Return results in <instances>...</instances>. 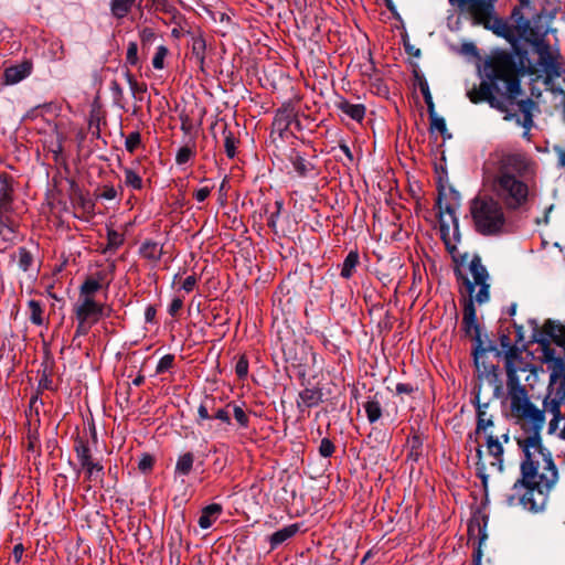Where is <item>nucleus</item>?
<instances>
[{
	"label": "nucleus",
	"instance_id": "f257e3e1",
	"mask_svg": "<svg viewBox=\"0 0 565 565\" xmlns=\"http://www.w3.org/2000/svg\"><path fill=\"white\" fill-rule=\"evenodd\" d=\"M448 1L451 6L467 12L473 25H481L497 36L507 40L518 55L522 53L518 42L524 40L534 47L539 56V64L546 72L547 78L561 76L563 57L559 49L553 47L545 39L550 29L541 23L542 13H536L529 19L522 11L523 8H530L529 0H520V6L513 8L511 12L512 24L497 14L495 3L498 0Z\"/></svg>",
	"mask_w": 565,
	"mask_h": 565
},
{
	"label": "nucleus",
	"instance_id": "f03ea898",
	"mask_svg": "<svg viewBox=\"0 0 565 565\" xmlns=\"http://www.w3.org/2000/svg\"><path fill=\"white\" fill-rule=\"evenodd\" d=\"M516 443L523 452L521 479L507 495V502L537 512L544 509L548 493L557 482V469L551 452L542 446L541 437L516 438Z\"/></svg>",
	"mask_w": 565,
	"mask_h": 565
},
{
	"label": "nucleus",
	"instance_id": "7ed1b4c3",
	"mask_svg": "<svg viewBox=\"0 0 565 565\" xmlns=\"http://www.w3.org/2000/svg\"><path fill=\"white\" fill-rule=\"evenodd\" d=\"M483 184L510 212L525 211L532 198L529 184L534 171L521 152L497 151L483 164Z\"/></svg>",
	"mask_w": 565,
	"mask_h": 565
},
{
	"label": "nucleus",
	"instance_id": "20e7f679",
	"mask_svg": "<svg viewBox=\"0 0 565 565\" xmlns=\"http://www.w3.org/2000/svg\"><path fill=\"white\" fill-rule=\"evenodd\" d=\"M521 71L522 63L518 64L512 53L497 50L486 57L483 79L467 92V97L472 104L488 103L490 107L504 113L505 120H511L513 115L509 107L521 94Z\"/></svg>",
	"mask_w": 565,
	"mask_h": 565
},
{
	"label": "nucleus",
	"instance_id": "39448f33",
	"mask_svg": "<svg viewBox=\"0 0 565 565\" xmlns=\"http://www.w3.org/2000/svg\"><path fill=\"white\" fill-rule=\"evenodd\" d=\"M507 387L510 403V416L521 428L522 434L518 438L541 437V430L545 423V407L539 409L527 395L525 386L520 383L516 371L507 364Z\"/></svg>",
	"mask_w": 565,
	"mask_h": 565
},
{
	"label": "nucleus",
	"instance_id": "423d86ee",
	"mask_svg": "<svg viewBox=\"0 0 565 565\" xmlns=\"http://www.w3.org/2000/svg\"><path fill=\"white\" fill-rule=\"evenodd\" d=\"M504 205L490 194H479L470 202L475 230L484 236L500 235L507 225Z\"/></svg>",
	"mask_w": 565,
	"mask_h": 565
},
{
	"label": "nucleus",
	"instance_id": "0eeeda50",
	"mask_svg": "<svg viewBox=\"0 0 565 565\" xmlns=\"http://www.w3.org/2000/svg\"><path fill=\"white\" fill-rule=\"evenodd\" d=\"M551 371L548 392L543 401L545 411L553 415L550 422V431L557 429L558 423L562 419L561 407L565 404V361L557 358L547 363Z\"/></svg>",
	"mask_w": 565,
	"mask_h": 565
},
{
	"label": "nucleus",
	"instance_id": "6e6552de",
	"mask_svg": "<svg viewBox=\"0 0 565 565\" xmlns=\"http://www.w3.org/2000/svg\"><path fill=\"white\" fill-rule=\"evenodd\" d=\"M469 270L473 278V282H471L468 278H465V284L467 286V290L469 292V297H471L475 286H479V291L476 294V300L478 303H484L489 300V288L488 284L489 274L487 268L482 265L481 258L478 255H473L469 263Z\"/></svg>",
	"mask_w": 565,
	"mask_h": 565
},
{
	"label": "nucleus",
	"instance_id": "1a4fd4ad",
	"mask_svg": "<svg viewBox=\"0 0 565 565\" xmlns=\"http://www.w3.org/2000/svg\"><path fill=\"white\" fill-rule=\"evenodd\" d=\"M486 527L487 519L484 516L473 518L468 525V542L472 545H477L473 552L475 565H480L481 562V546L488 539Z\"/></svg>",
	"mask_w": 565,
	"mask_h": 565
},
{
	"label": "nucleus",
	"instance_id": "9d476101",
	"mask_svg": "<svg viewBox=\"0 0 565 565\" xmlns=\"http://www.w3.org/2000/svg\"><path fill=\"white\" fill-rule=\"evenodd\" d=\"M462 330L465 334L478 343V347L481 344L480 339V327L477 321L476 308L473 305V300L471 297L463 300L462 308ZM479 348L475 350V356L477 358Z\"/></svg>",
	"mask_w": 565,
	"mask_h": 565
},
{
	"label": "nucleus",
	"instance_id": "9b49d317",
	"mask_svg": "<svg viewBox=\"0 0 565 565\" xmlns=\"http://www.w3.org/2000/svg\"><path fill=\"white\" fill-rule=\"evenodd\" d=\"M445 212L448 213L454 223L452 233H450V227L443 221L440 222V237L446 246L447 252L451 255L452 259L457 263L459 260L458 258V250H457V243L460 241V233H459V226L458 221L455 216V211L450 205H447L445 207Z\"/></svg>",
	"mask_w": 565,
	"mask_h": 565
},
{
	"label": "nucleus",
	"instance_id": "f8f14e48",
	"mask_svg": "<svg viewBox=\"0 0 565 565\" xmlns=\"http://www.w3.org/2000/svg\"><path fill=\"white\" fill-rule=\"evenodd\" d=\"M105 305L95 299H79L74 307L76 319L97 323L105 315Z\"/></svg>",
	"mask_w": 565,
	"mask_h": 565
},
{
	"label": "nucleus",
	"instance_id": "ddd939ff",
	"mask_svg": "<svg viewBox=\"0 0 565 565\" xmlns=\"http://www.w3.org/2000/svg\"><path fill=\"white\" fill-rule=\"evenodd\" d=\"M124 185L134 190L141 191L143 189L142 175L146 170L141 167L140 161L136 160L130 167H122Z\"/></svg>",
	"mask_w": 565,
	"mask_h": 565
},
{
	"label": "nucleus",
	"instance_id": "4468645a",
	"mask_svg": "<svg viewBox=\"0 0 565 565\" xmlns=\"http://www.w3.org/2000/svg\"><path fill=\"white\" fill-rule=\"evenodd\" d=\"M487 452L491 471L501 472L503 470V446L498 437L489 435L487 437Z\"/></svg>",
	"mask_w": 565,
	"mask_h": 565
},
{
	"label": "nucleus",
	"instance_id": "2eb2a0df",
	"mask_svg": "<svg viewBox=\"0 0 565 565\" xmlns=\"http://www.w3.org/2000/svg\"><path fill=\"white\" fill-rule=\"evenodd\" d=\"M476 411H477V427L476 433H484L488 428L493 426V415L489 412V402H482L480 394L475 396Z\"/></svg>",
	"mask_w": 565,
	"mask_h": 565
},
{
	"label": "nucleus",
	"instance_id": "dca6fc26",
	"mask_svg": "<svg viewBox=\"0 0 565 565\" xmlns=\"http://www.w3.org/2000/svg\"><path fill=\"white\" fill-rule=\"evenodd\" d=\"M33 68V64L30 61H23L20 64L10 66L4 71V79L7 84L13 85L22 79L26 78Z\"/></svg>",
	"mask_w": 565,
	"mask_h": 565
},
{
	"label": "nucleus",
	"instance_id": "f3484780",
	"mask_svg": "<svg viewBox=\"0 0 565 565\" xmlns=\"http://www.w3.org/2000/svg\"><path fill=\"white\" fill-rule=\"evenodd\" d=\"M104 280V271H98L95 276L87 277L79 287V299H95L94 296L102 289Z\"/></svg>",
	"mask_w": 565,
	"mask_h": 565
},
{
	"label": "nucleus",
	"instance_id": "a211bd4d",
	"mask_svg": "<svg viewBox=\"0 0 565 565\" xmlns=\"http://www.w3.org/2000/svg\"><path fill=\"white\" fill-rule=\"evenodd\" d=\"M322 402L320 388H305L299 393L297 407L300 412L318 406Z\"/></svg>",
	"mask_w": 565,
	"mask_h": 565
},
{
	"label": "nucleus",
	"instance_id": "6ab92c4d",
	"mask_svg": "<svg viewBox=\"0 0 565 565\" xmlns=\"http://www.w3.org/2000/svg\"><path fill=\"white\" fill-rule=\"evenodd\" d=\"M81 470L84 471V482H87V491L94 487L103 486L105 472L100 461L81 468Z\"/></svg>",
	"mask_w": 565,
	"mask_h": 565
},
{
	"label": "nucleus",
	"instance_id": "aec40b11",
	"mask_svg": "<svg viewBox=\"0 0 565 565\" xmlns=\"http://www.w3.org/2000/svg\"><path fill=\"white\" fill-rule=\"evenodd\" d=\"M335 106L344 115L358 122L362 121L365 116L366 108L363 104H352L345 98H340Z\"/></svg>",
	"mask_w": 565,
	"mask_h": 565
},
{
	"label": "nucleus",
	"instance_id": "412c9836",
	"mask_svg": "<svg viewBox=\"0 0 565 565\" xmlns=\"http://www.w3.org/2000/svg\"><path fill=\"white\" fill-rule=\"evenodd\" d=\"M296 119V113L292 107L285 106L277 110L273 126L276 130L280 132V135L289 129L291 122Z\"/></svg>",
	"mask_w": 565,
	"mask_h": 565
},
{
	"label": "nucleus",
	"instance_id": "4be33fe9",
	"mask_svg": "<svg viewBox=\"0 0 565 565\" xmlns=\"http://www.w3.org/2000/svg\"><path fill=\"white\" fill-rule=\"evenodd\" d=\"M543 332L558 347L565 350V326L561 322L547 320Z\"/></svg>",
	"mask_w": 565,
	"mask_h": 565
},
{
	"label": "nucleus",
	"instance_id": "5701e85b",
	"mask_svg": "<svg viewBox=\"0 0 565 565\" xmlns=\"http://www.w3.org/2000/svg\"><path fill=\"white\" fill-rule=\"evenodd\" d=\"M222 511L223 508L218 503H212L204 507L198 521L200 527L204 530L211 527L221 515Z\"/></svg>",
	"mask_w": 565,
	"mask_h": 565
},
{
	"label": "nucleus",
	"instance_id": "b1692460",
	"mask_svg": "<svg viewBox=\"0 0 565 565\" xmlns=\"http://www.w3.org/2000/svg\"><path fill=\"white\" fill-rule=\"evenodd\" d=\"M363 408L366 413V417L370 424L376 423L383 414L382 401L379 394L369 396L366 402L363 404Z\"/></svg>",
	"mask_w": 565,
	"mask_h": 565
},
{
	"label": "nucleus",
	"instance_id": "393cba45",
	"mask_svg": "<svg viewBox=\"0 0 565 565\" xmlns=\"http://www.w3.org/2000/svg\"><path fill=\"white\" fill-rule=\"evenodd\" d=\"M205 51H206V41L203 34L200 32L199 34L192 35L191 43V53L192 57L195 58L196 64L203 71L205 64Z\"/></svg>",
	"mask_w": 565,
	"mask_h": 565
},
{
	"label": "nucleus",
	"instance_id": "a878e982",
	"mask_svg": "<svg viewBox=\"0 0 565 565\" xmlns=\"http://www.w3.org/2000/svg\"><path fill=\"white\" fill-rule=\"evenodd\" d=\"M298 531H299V525L296 523L287 525L282 529L276 531L275 533H273L269 536L270 548L275 550L277 546H279L284 542H286L290 537L295 536L298 533Z\"/></svg>",
	"mask_w": 565,
	"mask_h": 565
},
{
	"label": "nucleus",
	"instance_id": "bb28decb",
	"mask_svg": "<svg viewBox=\"0 0 565 565\" xmlns=\"http://www.w3.org/2000/svg\"><path fill=\"white\" fill-rule=\"evenodd\" d=\"M139 253L143 258L148 260L158 262L162 256L163 247L157 242L147 239L141 244Z\"/></svg>",
	"mask_w": 565,
	"mask_h": 565
},
{
	"label": "nucleus",
	"instance_id": "cd10ccee",
	"mask_svg": "<svg viewBox=\"0 0 565 565\" xmlns=\"http://www.w3.org/2000/svg\"><path fill=\"white\" fill-rule=\"evenodd\" d=\"M423 437L419 434H414L407 437L405 447L408 460L418 461L423 455Z\"/></svg>",
	"mask_w": 565,
	"mask_h": 565
},
{
	"label": "nucleus",
	"instance_id": "c85d7f7f",
	"mask_svg": "<svg viewBox=\"0 0 565 565\" xmlns=\"http://www.w3.org/2000/svg\"><path fill=\"white\" fill-rule=\"evenodd\" d=\"M124 75L135 100L142 102L145 99V94L147 93V84L138 82L130 71H126Z\"/></svg>",
	"mask_w": 565,
	"mask_h": 565
},
{
	"label": "nucleus",
	"instance_id": "c756f323",
	"mask_svg": "<svg viewBox=\"0 0 565 565\" xmlns=\"http://www.w3.org/2000/svg\"><path fill=\"white\" fill-rule=\"evenodd\" d=\"M360 264V256L358 250H351L345 259L343 260L341 268V277L344 279H350L355 273L356 267Z\"/></svg>",
	"mask_w": 565,
	"mask_h": 565
},
{
	"label": "nucleus",
	"instance_id": "7c9ffc66",
	"mask_svg": "<svg viewBox=\"0 0 565 565\" xmlns=\"http://www.w3.org/2000/svg\"><path fill=\"white\" fill-rule=\"evenodd\" d=\"M290 161L297 174L301 178L307 177L313 169V164L300 156L298 152H292Z\"/></svg>",
	"mask_w": 565,
	"mask_h": 565
},
{
	"label": "nucleus",
	"instance_id": "2f4dec72",
	"mask_svg": "<svg viewBox=\"0 0 565 565\" xmlns=\"http://www.w3.org/2000/svg\"><path fill=\"white\" fill-rule=\"evenodd\" d=\"M531 105L532 103L530 100H521L518 103V106L522 113V118L518 117L515 114H512L513 117L511 119L516 118V122L524 127L527 131L533 126V119L531 114Z\"/></svg>",
	"mask_w": 565,
	"mask_h": 565
},
{
	"label": "nucleus",
	"instance_id": "473e14b6",
	"mask_svg": "<svg viewBox=\"0 0 565 565\" xmlns=\"http://www.w3.org/2000/svg\"><path fill=\"white\" fill-rule=\"evenodd\" d=\"M136 0H111L110 1V11L111 14L117 19H122L127 17L130 12L132 6Z\"/></svg>",
	"mask_w": 565,
	"mask_h": 565
},
{
	"label": "nucleus",
	"instance_id": "72a5a7b5",
	"mask_svg": "<svg viewBox=\"0 0 565 565\" xmlns=\"http://www.w3.org/2000/svg\"><path fill=\"white\" fill-rule=\"evenodd\" d=\"M193 462H194V456L192 452H185L183 455H181L178 460H177V463H175V475H179V476H188L192 468H193Z\"/></svg>",
	"mask_w": 565,
	"mask_h": 565
},
{
	"label": "nucleus",
	"instance_id": "f704fd0d",
	"mask_svg": "<svg viewBox=\"0 0 565 565\" xmlns=\"http://www.w3.org/2000/svg\"><path fill=\"white\" fill-rule=\"evenodd\" d=\"M28 308L30 311V321L35 326H42L44 323V310L42 303L32 299L28 302Z\"/></svg>",
	"mask_w": 565,
	"mask_h": 565
},
{
	"label": "nucleus",
	"instance_id": "c9c22d12",
	"mask_svg": "<svg viewBox=\"0 0 565 565\" xmlns=\"http://www.w3.org/2000/svg\"><path fill=\"white\" fill-rule=\"evenodd\" d=\"M223 136L226 156L232 159L236 156L238 139L235 137L233 131L228 130L226 125L223 129Z\"/></svg>",
	"mask_w": 565,
	"mask_h": 565
},
{
	"label": "nucleus",
	"instance_id": "e433bc0d",
	"mask_svg": "<svg viewBox=\"0 0 565 565\" xmlns=\"http://www.w3.org/2000/svg\"><path fill=\"white\" fill-rule=\"evenodd\" d=\"M214 399L206 397L198 408V424H201L202 420L212 419V414L214 411Z\"/></svg>",
	"mask_w": 565,
	"mask_h": 565
},
{
	"label": "nucleus",
	"instance_id": "4c0bfd02",
	"mask_svg": "<svg viewBox=\"0 0 565 565\" xmlns=\"http://www.w3.org/2000/svg\"><path fill=\"white\" fill-rule=\"evenodd\" d=\"M74 451L77 459L92 454L88 440L84 437L77 436L74 441Z\"/></svg>",
	"mask_w": 565,
	"mask_h": 565
},
{
	"label": "nucleus",
	"instance_id": "58836bf2",
	"mask_svg": "<svg viewBox=\"0 0 565 565\" xmlns=\"http://www.w3.org/2000/svg\"><path fill=\"white\" fill-rule=\"evenodd\" d=\"M122 244H124L122 234L118 233L115 230L109 228L107 231V246H106L105 250L117 249Z\"/></svg>",
	"mask_w": 565,
	"mask_h": 565
},
{
	"label": "nucleus",
	"instance_id": "ea45409f",
	"mask_svg": "<svg viewBox=\"0 0 565 565\" xmlns=\"http://www.w3.org/2000/svg\"><path fill=\"white\" fill-rule=\"evenodd\" d=\"M169 54V50L164 45H160L157 47V51L152 57V66L156 70H163L164 68V60Z\"/></svg>",
	"mask_w": 565,
	"mask_h": 565
},
{
	"label": "nucleus",
	"instance_id": "a19ab883",
	"mask_svg": "<svg viewBox=\"0 0 565 565\" xmlns=\"http://www.w3.org/2000/svg\"><path fill=\"white\" fill-rule=\"evenodd\" d=\"M141 146V135L139 131L130 132L125 140V148L129 153H134Z\"/></svg>",
	"mask_w": 565,
	"mask_h": 565
},
{
	"label": "nucleus",
	"instance_id": "79ce46f5",
	"mask_svg": "<svg viewBox=\"0 0 565 565\" xmlns=\"http://www.w3.org/2000/svg\"><path fill=\"white\" fill-rule=\"evenodd\" d=\"M18 256H19V267L26 271L31 267L33 263V256L25 247H20L18 249Z\"/></svg>",
	"mask_w": 565,
	"mask_h": 565
},
{
	"label": "nucleus",
	"instance_id": "37998d69",
	"mask_svg": "<svg viewBox=\"0 0 565 565\" xmlns=\"http://www.w3.org/2000/svg\"><path fill=\"white\" fill-rule=\"evenodd\" d=\"M284 207V202L281 200H277L275 202V211L270 213V215L267 218V225L277 233V223L279 220V215L281 213V210Z\"/></svg>",
	"mask_w": 565,
	"mask_h": 565
},
{
	"label": "nucleus",
	"instance_id": "c03bdc74",
	"mask_svg": "<svg viewBox=\"0 0 565 565\" xmlns=\"http://www.w3.org/2000/svg\"><path fill=\"white\" fill-rule=\"evenodd\" d=\"M195 156V151L190 147H181L175 154V162L178 164H185L191 158Z\"/></svg>",
	"mask_w": 565,
	"mask_h": 565
},
{
	"label": "nucleus",
	"instance_id": "a18cd8bd",
	"mask_svg": "<svg viewBox=\"0 0 565 565\" xmlns=\"http://www.w3.org/2000/svg\"><path fill=\"white\" fill-rule=\"evenodd\" d=\"M174 364V355L173 354H166L163 355L156 367L157 374H162L167 371H169Z\"/></svg>",
	"mask_w": 565,
	"mask_h": 565
},
{
	"label": "nucleus",
	"instance_id": "49530a36",
	"mask_svg": "<svg viewBox=\"0 0 565 565\" xmlns=\"http://www.w3.org/2000/svg\"><path fill=\"white\" fill-rule=\"evenodd\" d=\"M429 119H430V128L433 130L439 131L441 135H444L447 130L446 122L443 117H438L434 110L429 111Z\"/></svg>",
	"mask_w": 565,
	"mask_h": 565
},
{
	"label": "nucleus",
	"instance_id": "de8ad7c7",
	"mask_svg": "<svg viewBox=\"0 0 565 565\" xmlns=\"http://www.w3.org/2000/svg\"><path fill=\"white\" fill-rule=\"evenodd\" d=\"M110 92L113 94V98L116 105L122 107L124 100V89L117 81H111L109 84Z\"/></svg>",
	"mask_w": 565,
	"mask_h": 565
},
{
	"label": "nucleus",
	"instance_id": "09e8293b",
	"mask_svg": "<svg viewBox=\"0 0 565 565\" xmlns=\"http://www.w3.org/2000/svg\"><path fill=\"white\" fill-rule=\"evenodd\" d=\"M335 451V446L329 438H323L319 446V454L323 458L331 457Z\"/></svg>",
	"mask_w": 565,
	"mask_h": 565
},
{
	"label": "nucleus",
	"instance_id": "8fccbe9b",
	"mask_svg": "<svg viewBox=\"0 0 565 565\" xmlns=\"http://www.w3.org/2000/svg\"><path fill=\"white\" fill-rule=\"evenodd\" d=\"M248 365L246 355H241L235 365V373L239 379H245L247 376Z\"/></svg>",
	"mask_w": 565,
	"mask_h": 565
},
{
	"label": "nucleus",
	"instance_id": "3c124183",
	"mask_svg": "<svg viewBox=\"0 0 565 565\" xmlns=\"http://www.w3.org/2000/svg\"><path fill=\"white\" fill-rule=\"evenodd\" d=\"M98 198L104 200H114L117 198V190L111 184H104L98 189Z\"/></svg>",
	"mask_w": 565,
	"mask_h": 565
},
{
	"label": "nucleus",
	"instance_id": "603ef678",
	"mask_svg": "<svg viewBox=\"0 0 565 565\" xmlns=\"http://www.w3.org/2000/svg\"><path fill=\"white\" fill-rule=\"evenodd\" d=\"M233 415H234V418L236 419V422L243 428L248 427L249 418H248L247 414L244 412V409L241 406H238V405H234L233 406Z\"/></svg>",
	"mask_w": 565,
	"mask_h": 565
},
{
	"label": "nucleus",
	"instance_id": "864d4df0",
	"mask_svg": "<svg viewBox=\"0 0 565 565\" xmlns=\"http://www.w3.org/2000/svg\"><path fill=\"white\" fill-rule=\"evenodd\" d=\"M126 62L130 65L138 64V45L136 42H129L127 46Z\"/></svg>",
	"mask_w": 565,
	"mask_h": 565
},
{
	"label": "nucleus",
	"instance_id": "5fc2aeb1",
	"mask_svg": "<svg viewBox=\"0 0 565 565\" xmlns=\"http://www.w3.org/2000/svg\"><path fill=\"white\" fill-rule=\"evenodd\" d=\"M230 407H231V404H227L223 408H217V409L214 408V411L212 413V418L218 419L222 423L230 425L231 424V415L228 412Z\"/></svg>",
	"mask_w": 565,
	"mask_h": 565
},
{
	"label": "nucleus",
	"instance_id": "6e6d98bb",
	"mask_svg": "<svg viewBox=\"0 0 565 565\" xmlns=\"http://www.w3.org/2000/svg\"><path fill=\"white\" fill-rule=\"evenodd\" d=\"M154 465L153 456L149 454H143L138 462V469L142 472H149L152 470Z\"/></svg>",
	"mask_w": 565,
	"mask_h": 565
},
{
	"label": "nucleus",
	"instance_id": "4d7b16f0",
	"mask_svg": "<svg viewBox=\"0 0 565 565\" xmlns=\"http://www.w3.org/2000/svg\"><path fill=\"white\" fill-rule=\"evenodd\" d=\"M477 457H478V461H477L478 476L482 479V482L486 483L487 477H488L487 471L489 469L482 460V450L480 447L477 448Z\"/></svg>",
	"mask_w": 565,
	"mask_h": 565
},
{
	"label": "nucleus",
	"instance_id": "13d9d810",
	"mask_svg": "<svg viewBox=\"0 0 565 565\" xmlns=\"http://www.w3.org/2000/svg\"><path fill=\"white\" fill-rule=\"evenodd\" d=\"M76 320H77V327H76L75 334L77 337L86 335L89 332V330L92 329V327L94 326V323H92L89 321H84L82 319H76Z\"/></svg>",
	"mask_w": 565,
	"mask_h": 565
},
{
	"label": "nucleus",
	"instance_id": "bf43d9fd",
	"mask_svg": "<svg viewBox=\"0 0 565 565\" xmlns=\"http://www.w3.org/2000/svg\"><path fill=\"white\" fill-rule=\"evenodd\" d=\"M212 189H213V186L200 188V189H198L196 191L193 192V198L198 202H203V201H205L209 198V195L211 194Z\"/></svg>",
	"mask_w": 565,
	"mask_h": 565
},
{
	"label": "nucleus",
	"instance_id": "052dcab7",
	"mask_svg": "<svg viewBox=\"0 0 565 565\" xmlns=\"http://www.w3.org/2000/svg\"><path fill=\"white\" fill-rule=\"evenodd\" d=\"M13 359V355H12V349L10 347V343L7 342V341H3L0 345V361H4V360H11Z\"/></svg>",
	"mask_w": 565,
	"mask_h": 565
},
{
	"label": "nucleus",
	"instance_id": "680f3d73",
	"mask_svg": "<svg viewBox=\"0 0 565 565\" xmlns=\"http://www.w3.org/2000/svg\"><path fill=\"white\" fill-rule=\"evenodd\" d=\"M182 307L183 300L181 298H173L169 306L168 312L170 313V316L174 317L179 313Z\"/></svg>",
	"mask_w": 565,
	"mask_h": 565
},
{
	"label": "nucleus",
	"instance_id": "e2e57ef3",
	"mask_svg": "<svg viewBox=\"0 0 565 565\" xmlns=\"http://www.w3.org/2000/svg\"><path fill=\"white\" fill-rule=\"evenodd\" d=\"M180 120H181V130L184 134H191V131L193 129L192 119L188 115L182 114V115H180Z\"/></svg>",
	"mask_w": 565,
	"mask_h": 565
},
{
	"label": "nucleus",
	"instance_id": "0e129e2a",
	"mask_svg": "<svg viewBox=\"0 0 565 565\" xmlns=\"http://www.w3.org/2000/svg\"><path fill=\"white\" fill-rule=\"evenodd\" d=\"M198 282L195 275L188 276L182 282V289L186 292H191Z\"/></svg>",
	"mask_w": 565,
	"mask_h": 565
},
{
	"label": "nucleus",
	"instance_id": "69168bd1",
	"mask_svg": "<svg viewBox=\"0 0 565 565\" xmlns=\"http://www.w3.org/2000/svg\"><path fill=\"white\" fill-rule=\"evenodd\" d=\"M39 387L41 390H46V391L54 390L53 380L45 372L42 374V377L40 379Z\"/></svg>",
	"mask_w": 565,
	"mask_h": 565
},
{
	"label": "nucleus",
	"instance_id": "338daca9",
	"mask_svg": "<svg viewBox=\"0 0 565 565\" xmlns=\"http://www.w3.org/2000/svg\"><path fill=\"white\" fill-rule=\"evenodd\" d=\"M553 150L557 156V164L561 168H565V148L561 145H555Z\"/></svg>",
	"mask_w": 565,
	"mask_h": 565
},
{
	"label": "nucleus",
	"instance_id": "774afa93",
	"mask_svg": "<svg viewBox=\"0 0 565 565\" xmlns=\"http://www.w3.org/2000/svg\"><path fill=\"white\" fill-rule=\"evenodd\" d=\"M557 358L555 356V350L550 344L543 345V360L546 364Z\"/></svg>",
	"mask_w": 565,
	"mask_h": 565
}]
</instances>
